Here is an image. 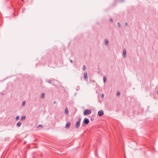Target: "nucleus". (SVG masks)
I'll return each mask as SVG.
<instances>
[{
    "label": "nucleus",
    "mask_w": 158,
    "mask_h": 158,
    "mask_svg": "<svg viewBox=\"0 0 158 158\" xmlns=\"http://www.w3.org/2000/svg\"><path fill=\"white\" fill-rule=\"evenodd\" d=\"M84 77L85 79H87V72H85L84 73Z\"/></svg>",
    "instance_id": "7"
},
{
    "label": "nucleus",
    "mask_w": 158,
    "mask_h": 158,
    "mask_svg": "<svg viewBox=\"0 0 158 158\" xmlns=\"http://www.w3.org/2000/svg\"><path fill=\"white\" fill-rule=\"evenodd\" d=\"M54 104L56 103V102H55L54 103Z\"/></svg>",
    "instance_id": "25"
},
{
    "label": "nucleus",
    "mask_w": 158,
    "mask_h": 158,
    "mask_svg": "<svg viewBox=\"0 0 158 158\" xmlns=\"http://www.w3.org/2000/svg\"><path fill=\"white\" fill-rule=\"evenodd\" d=\"M19 116L18 115L16 117L15 120H18L19 119Z\"/></svg>",
    "instance_id": "14"
},
{
    "label": "nucleus",
    "mask_w": 158,
    "mask_h": 158,
    "mask_svg": "<svg viewBox=\"0 0 158 158\" xmlns=\"http://www.w3.org/2000/svg\"><path fill=\"white\" fill-rule=\"evenodd\" d=\"M43 127L42 125L41 124H40L38 126V127Z\"/></svg>",
    "instance_id": "19"
},
{
    "label": "nucleus",
    "mask_w": 158,
    "mask_h": 158,
    "mask_svg": "<svg viewBox=\"0 0 158 158\" xmlns=\"http://www.w3.org/2000/svg\"><path fill=\"white\" fill-rule=\"evenodd\" d=\"M25 118H26V116H25L24 115L21 117V120L24 119Z\"/></svg>",
    "instance_id": "13"
},
{
    "label": "nucleus",
    "mask_w": 158,
    "mask_h": 158,
    "mask_svg": "<svg viewBox=\"0 0 158 158\" xmlns=\"http://www.w3.org/2000/svg\"><path fill=\"white\" fill-rule=\"evenodd\" d=\"M157 94H158V90L157 91Z\"/></svg>",
    "instance_id": "26"
},
{
    "label": "nucleus",
    "mask_w": 158,
    "mask_h": 158,
    "mask_svg": "<svg viewBox=\"0 0 158 158\" xmlns=\"http://www.w3.org/2000/svg\"><path fill=\"white\" fill-rule=\"evenodd\" d=\"M98 73H99V71L98 72Z\"/></svg>",
    "instance_id": "27"
},
{
    "label": "nucleus",
    "mask_w": 158,
    "mask_h": 158,
    "mask_svg": "<svg viewBox=\"0 0 158 158\" xmlns=\"http://www.w3.org/2000/svg\"><path fill=\"white\" fill-rule=\"evenodd\" d=\"M83 122L85 124H88L89 122V120L88 118H85L84 119Z\"/></svg>",
    "instance_id": "4"
},
{
    "label": "nucleus",
    "mask_w": 158,
    "mask_h": 158,
    "mask_svg": "<svg viewBox=\"0 0 158 158\" xmlns=\"http://www.w3.org/2000/svg\"><path fill=\"white\" fill-rule=\"evenodd\" d=\"M45 96V94L44 93H42L41 94V97L42 98H43Z\"/></svg>",
    "instance_id": "11"
},
{
    "label": "nucleus",
    "mask_w": 158,
    "mask_h": 158,
    "mask_svg": "<svg viewBox=\"0 0 158 158\" xmlns=\"http://www.w3.org/2000/svg\"><path fill=\"white\" fill-rule=\"evenodd\" d=\"M47 82L49 83V84H51V81L50 80H48V81H47Z\"/></svg>",
    "instance_id": "18"
},
{
    "label": "nucleus",
    "mask_w": 158,
    "mask_h": 158,
    "mask_svg": "<svg viewBox=\"0 0 158 158\" xmlns=\"http://www.w3.org/2000/svg\"><path fill=\"white\" fill-rule=\"evenodd\" d=\"M65 114H67L68 113V109L67 108H65Z\"/></svg>",
    "instance_id": "12"
},
{
    "label": "nucleus",
    "mask_w": 158,
    "mask_h": 158,
    "mask_svg": "<svg viewBox=\"0 0 158 158\" xmlns=\"http://www.w3.org/2000/svg\"><path fill=\"white\" fill-rule=\"evenodd\" d=\"M125 25H126V26H127V22H125Z\"/></svg>",
    "instance_id": "23"
},
{
    "label": "nucleus",
    "mask_w": 158,
    "mask_h": 158,
    "mask_svg": "<svg viewBox=\"0 0 158 158\" xmlns=\"http://www.w3.org/2000/svg\"><path fill=\"white\" fill-rule=\"evenodd\" d=\"M25 101H24L23 102V103H22V105H24L25 104Z\"/></svg>",
    "instance_id": "20"
},
{
    "label": "nucleus",
    "mask_w": 158,
    "mask_h": 158,
    "mask_svg": "<svg viewBox=\"0 0 158 158\" xmlns=\"http://www.w3.org/2000/svg\"><path fill=\"white\" fill-rule=\"evenodd\" d=\"M104 94H102V95H101V97H102V98H103L104 97Z\"/></svg>",
    "instance_id": "22"
},
{
    "label": "nucleus",
    "mask_w": 158,
    "mask_h": 158,
    "mask_svg": "<svg viewBox=\"0 0 158 158\" xmlns=\"http://www.w3.org/2000/svg\"><path fill=\"white\" fill-rule=\"evenodd\" d=\"M118 26L119 27V28L121 26H120V25L119 22L118 23Z\"/></svg>",
    "instance_id": "17"
},
{
    "label": "nucleus",
    "mask_w": 158,
    "mask_h": 158,
    "mask_svg": "<svg viewBox=\"0 0 158 158\" xmlns=\"http://www.w3.org/2000/svg\"><path fill=\"white\" fill-rule=\"evenodd\" d=\"M70 62L71 63H73V61L72 60H70Z\"/></svg>",
    "instance_id": "24"
},
{
    "label": "nucleus",
    "mask_w": 158,
    "mask_h": 158,
    "mask_svg": "<svg viewBox=\"0 0 158 158\" xmlns=\"http://www.w3.org/2000/svg\"><path fill=\"white\" fill-rule=\"evenodd\" d=\"M103 82L104 83L106 82V77L104 76L103 77Z\"/></svg>",
    "instance_id": "10"
},
{
    "label": "nucleus",
    "mask_w": 158,
    "mask_h": 158,
    "mask_svg": "<svg viewBox=\"0 0 158 158\" xmlns=\"http://www.w3.org/2000/svg\"><path fill=\"white\" fill-rule=\"evenodd\" d=\"M126 51L125 49L123 50V56L124 58H126Z\"/></svg>",
    "instance_id": "5"
},
{
    "label": "nucleus",
    "mask_w": 158,
    "mask_h": 158,
    "mask_svg": "<svg viewBox=\"0 0 158 158\" xmlns=\"http://www.w3.org/2000/svg\"><path fill=\"white\" fill-rule=\"evenodd\" d=\"M70 124H71V123L70 122H69L68 123H67L65 126L66 128H69V127L70 125Z\"/></svg>",
    "instance_id": "6"
},
{
    "label": "nucleus",
    "mask_w": 158,
    "mask_h": 158,
    "mask_svg": "<svg viewBox=\"0 0 158 158\" xmlns=\"http://www.w3.org/2000/svg\"><path fill=\"white\" fill-rule=\"evenodd\" d=\"M81 120V119H79L78 121L76 122L75 125V127L76 128H79L80 125V122Z\"/></svg>",
    "instance_id": "3"
},
{
    "label": "nucleus",
    "mask_w": 158,
    "mask_h": 158,
    "mask_svg": "<svg viewBox=\"0 0 158 158\" xmlns=\"http://www.w3.org/2000/svg\"><path fill=\"white\" fill-rule=\"evenodd\" d=\"M117 94L118 96H119L120 94V92L119 91H118L117 92Z\"/></svg>",
    "instance_id": "15"
},
{
    "label": "nucleus",
    "mask_w": 158,
    "mask_h": 158,
    "mask_svg": "<svg viewBox=\"0 0 158 158\" xmlns=\"http://www.w3.org/2000/svg\"><path fill=\"white\" fill-rule=\"evenodd\" d=\"M91 111L90 110H85L84 112V114L85 115L89 114H91Z\"/></svg>",
    "instance_id": "1"
},
{
    "label": "nucleus",
    "mask_w": 158,
    "mask_h": 158,
    "mask_svg": "<svg viewBox=\"0 0 158 158\" xmlns=\"http://www.w3.org/2000/svg\"><path fill=\"white\" fill-rule=\"evenodd\" d=\"M104 114L103 111L102 110H100L98 112V115L99 116H101L103 115Z\"/></svg>",
    "instance_id": "2"
},
{
    "label": "nucleus",
    "mask_w": 158,
    "mask_h": 158,
    "mask_svg": "<svg viewBox=\"0 0 158 158\" xmlns=\"http://www.w3.org/2000/svg\"><path fill=\"white\" fill-rule=\"evenodd\" d=\"M110 21L111 22H113V19H112V18H110Z\"/></svg>",
    "instance_id": "21"
},
{
    "label": "nucleus",
    "mask_w": 158,
    "mask_h": 158,
    "mask_svg": "<svg viewBox=\"0 0 158 158\" xmlns=\"http://www.w3.org/2000/svg\"><path fill=\"white\" fill-rule=\"evenodd\" d=\"M21 123L20 122V121L18 122L17 123L16 126L18 127H19L21 126Z\"/></svg>",
    "instance_id": "8"
},
{
    "label": "nucleus",
    "mask_w": 158,
    "mask_h": 158,
    "mask_svg": "<svg viewBox=\"0 0 158 158\" xmlns=\"http://www.w3.org/2000/svg\"><path fill=\"white\" fill-rule=\"evenodd\" d=\"M105 43L106 45H107L108 43V40L107 39H106L105 40Z\"/></svg>",
    "instance_id": "9"
},
{
    "label": "nucleus",
    "mask_w": 158,
    "mask_h": 158,
    "mask_svg": "<svg viewBox=\"0 0 158 158\" xmlns=\"http://www.w3.org/2000/svg\"><path fill=\"white\" fill-rule=\"evenodd\" d=\"M86 69V67H85V65H84L83 66V69L84 70H85Z\"/></svg>",
    "instance_id": "16"
}]
</instances>
